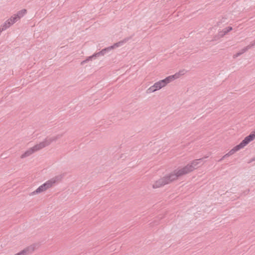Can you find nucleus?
<instances>
[{
  "label": "nucleus",
  "instance_id": "nucleus-19",
  "mask_svg": "<svg viewBox=\"0 0 255 255\" xmlns=\"http://www.w3.org/2000/svg\"><path fill=\"white\" fill-rule=\"evenodd\" d=\"M88 62H89V61L88 60L87 58H86L85 60H83V61H82L81 62V65H83L84 64L87 63Z\"/></svg>",
  "mask_w": 255,
  "mask_h": 255
},
{
  "label": "nucleus",
  "instance_id": "nucleus-20",
  "mask_svg": "<svg viewBox=\"0 0 255 255\" xmlns=\"http://www.w3.org/2000/svg\"><path fill=\"white\" fill-rule=\"evenodd\" d=\"M231 156V155H230V154L228 152L227 153H226V154H225V155L223 156V158H226V157H228V156Z\"/></svg>",
  "mask_w": 255,
  "mask_h": 255
},
{
  "label": "nucleus",
  "instance_id": "nucleus-14",
  "mask_svg": "<svg viewBox=\"0 0 255 255\" xmlns=\"http://www.w3.org/2000/svg\"><path fill=\"white\" fill-rule=\"evenodd\" d=\"M249 49H250L249 47V46H247L246 47H245L244 48H243L240 51V52L241 53V54H243V53H244L245 52H246L248 50H249Z\"/></svg>",
  "mask_w": 255,
  "mask_h": 255
},
{
  "label": "nucleus",
  "instance_id": "nucleus-6",
  "mask_svg": "<svg viewBox=\"0 0 255 255\" xmlns=\"http://www.w3.org/2000/svg\"><path fill=\"white\" fill-rule=\"evenodd\" d=\"M43 148L41 145L40 142L33 146V147L29 148L26 151H25L20 156L21 158H24L29 156L33 153Z\"/></svg>",
  "mask_w": 255,
  "mask_h": 255
},
{
  "label": "nucleus",
  "instance_id": "nucleus-23",
  "mask_svg": "<svg viewBox=\"0 0 255 255\" xmlns=\"http://www.w3.org/2000/svg\"><path fill=\"white\" fill-rule=\"evenodd\" d=\"M220 22H217V24L218 26L220 25Z\"/></svg>",
  "mask_w": 255,
  "mask_h": 255
},
{
  "label": "nucleus",
  "instance_id": "nucleus-15",
  "mask_svg": "<svg viewBox=\"0 0 255 255\" xmlns=\"http://www.w3.org/2000/svg\"><path fill=\"white\" fill-rule=\"evenodd\" d=\"M250 48L255 46V39L251 42V43L248 45Z\"/></svg>",
  "mask_w": 255,
  "mask_h": 255
},
{
  "label": "nucleus",
  "instance_id": "nucleus-10",
  "mask_svg": "<svg viewBox=\"0 0 255 255\" xmlns=\"http://www.w3.org/2000/svg\"><path fill=\"white\" fill-rule=\"evenodd\" d=\"M227 33H228L227 32L226 30H225V28H224V29H223L222 30L221 29H219L218 30V34L214 37V39H215V40H216L217 38H220L223 37Z\"/></svg>",
  "mask_w": 255,
  "mask_h": 255
},
{
  "label": "nucleus",
  "instance_id": "nucleus-4",
  "mask_svg": "<svg viewBox=\"0 0 255 255\" xmlns=\"http://www.w3.org/2000/svg\"><path fill=\"white\" fill-rule=\"evenodd\" d=\"M131 38V37H128L125 38L123 40H121L117 43H115L113 45L108 47L107 48H105L103 49H102L101 51L97 52V55L98 57H99L100 56H104L106 53H108L112 50L114 49L116 47H118L120 46H121L124 45V44L127 42L129 40H130Z\"/></svg>",
  "mask_w": 255,
  "mask_h": 255
},
{
  "label": "nucleus",
  "instance_id": "nucleus-13",
  "mask_svg": "<svg viewBox=\"0 0 255 255\" xmlns=\"http://www.w3.org/2000/svg\"><path fill=\"white\" fill-rule=\"evenodd\" d=\"M97 57H98V56L97 55V53H95V54H94L92 56H89L87 58L88 60L89 61L92 60L93 59H95Z\"/></svg>",
  "mask_w": 255,
  "mask_h": 255
},
{
  "label": "nucleus",
  "instance_id": "nucleus-16",
  "mask_svg": "<svg viewBox=\"0 0 255 255\" xmlns=\"http://www.w3.org/2000/svg\"><path fill=\"white\" fill-rule=\"evenodd\" d=\"M232 29H233L232 27L231 26L225 28V30H226L227 33H228L229 32L231 31L232 30Z\"/></svg>",
  "mask_w": 255,
  "mask_h": 255
},
{
  "label": "nucleus",
  "instance_id": "nucleus-1",
  "mask_svg": "<svg viewBox=\"0 0 255 255\" xmlns=\"http://www.w3.org/2000/svg\"><path fill=\"white\" fill-rule=\"evenodd\" d=\"M202 159V158H200L194 160L185 166L174 170L173 172L156 181L152 185V187L153 188H160L169 184L179 177L190 173L196 168Z\"/></svg>",
  "mask_w": 255,
  "mask_h": 255
},
{
  "label": "nucleus",
  "instance_id": "nucleus-8",
  "mask_svg": "<svg viewBox=\"0 0 255 255\" xmlns=\"http://www.w3.org/2000/svg\"><path fill=\"white\" fill-rule=\"evenodd\" d=\"M34 248L32 246L28 247L20 252L14 255H29L31 254L34 251Z\"/></svg>",
  "mask_w": 255,
  "mask_h": 255
},
{
  "label": "nucleus",
  "instance_id": "nucleus-9",
  "mask_svg": "<svg viewBox=\"0 0 255 255\" xmlns=\"http://www.w3.org/2000/svg\"><path fill=\"white\" fill-rule=\"evenodd\" d=\"M27 13V10L26 9H22L14 14L17 19L19 20L20 18L23 17Z\"/></svg>",
  "mask_w": 255,
  "mask_h": 255
},
{
  "label": "nucleus",
  "instance_id": "nucleus-22",
  "mask_svg": "<svg viewBox=\"0 0 255 255\" xmlns=\"http://www.w3.org/2000/svg\"><path fill=\"white\" fill-rule=\"evenodd\" d=\"M224 158H221V159H220L219 160H218V162H221Z\"/></svg>",
  "mask_w": 255,
  "mask_h": 255
},
{
  "label": "nucleus",
  "instance_id": "nucleus-11",
  "mask_svg": "<svg viewBox=\"0 0 255 255\" xmlns=\"http://www.w3.org/2000/svg\"><path fill=\"white\" fill-rule=\"evenodd\" d=\"M12 24L7 19L4 23L1 26L0 28L3 31L7 29L8 28L10 27Z\"/></svg>",
  "mask_w": 255,
  "mask_h": 255
},
{
  "label": "nucleus",
  "instance_id": "nucleus-21",
  "mask_svg": "<svg viewBox=\"0 0 255 255\" xmlns=\"http://www.w3.org/2000/svg\"><path fill=\"white\" fill-rule=\"evenodd\" d=\"M255 161V156L251 159L250 162Z\"/></svg>",
  "mask_w": 255,
  "mask_h": 255
},
{
  "label": "nucleus",
  "instance_id": "nucleus-17",
  "mask_svg": "<svg viewBox=\"0 0 255 255\" xmlns=\"http://www.w3.org/2000/svg\"><path fill=\"white\" fill-rule=\"evenodd\" d=\"M232 29H233L232 27L231 26L225 28V30H226L227 33H228L229 32L231 31L232 30Z\"/></svg>",
  "mask_w": 255,
  "mask_h": 255
},
{
  "label": "nucleus",
  "instance_id": "nucleus-5",
  "mask_svg": "<svg viewBox=\"0 0 255 255\" xmlns=\"http://www.w3.org/2000/svg\"><path fill=\"white\" fill-rule=\"evenodd\" d=\"M251 136H246L242 142L238 145H237L234 147L231 150H230L228 153L230 155L234 154L235 152L238 150L243 148L246 146L250 142H251Z\"/></svg>",
  "mask_w": 255,
  "mask_h": 255
},
{
  "label": "nucleus",
  "instance_id": "nucleus-2",
  "mask_svg": "<svg viewBox=\"0 0 255 255\" xmlns=\"http://www.w3.org/2000/svg\"><path fill=\"white\" fill-rule=\"evenodd\" d=\"M184 74V71H180L173 75L169 76L163 80H160L155 82L152 86H150L146 90L147 94L155 92L158 90L161 89L162 88L166 86L168 83L172 82L175 79L179 77L180 76Z\"/></svg>",
  "mask_w": 255,
  "mask_h": 255
},
{
  "label": "nucleus",
  "instance_id": "nucleus-7",
  "mask_svg": "<svg viewBox=\"0 0 255 255\" xmlns=\"http://www.w3.org/2000/svg\"><path fill=\"white\" fill-rule=\"evenodd\" d=\"M63 134H58L56 136H52L49 138H45L43 141L41 142L40 143L42 146L43 148L48 146L51 144L53 141H56L58 139L61 138Z\"/></svg>",
  "mask_w": 255,
  "mask_h": 255
},
{
  "label": "nucleus",
  "instance_id": "nucleus-18",
  "mask_svg": "<svg viewBox=\"0 0 255 255\" xmlns=\"http://www.w3.org/2000/svg\"><path fill=\"white\" fill-rule=\"evenodd\" d=\"M241 55L242 54H241V53L240 52H239L237 53L236 54L234 55L233 58H236Z\"/></svg>",
  "mask_w": 255,
  "mask_h": 255
},
{
  "label": "nucleus",
  "instance_id": "nucleus-3",
  "mask_svg": "<svg viewBox=\"0 0 255 255\" xmlns=\"http://www.w3.org/2000/svg\"><path fill=\"white\" fill-rule=\"evenodd\" d=\"M64 174H61L55 176L40 185L36 190L31 192L30 195H34L41 193L52 187L56 183L61 181L64 177Z\"/></svg>",
  "mask_w": 255,
  "mask_h": 255
},
{
  "label": "nucleus",
  "instance_id": "nucleus-12",
  "mask_svg": "<svg viewBox=\"0 0 255 255\" xmlns=\"http://www.w3.org/2000/svg\"><path fill=\"white\" fill-rule=\"evenodd\" d=\"M8 20L12 24V25L15 23L16 22H17L18 20L17 19V18H16V17L15 16V15H14V14L13 15H12L9 19H8Z\"/></svg>",
  "mask_w": 255,
  "mask_h": 255
}]
</instances>
